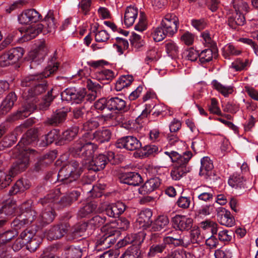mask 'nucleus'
Returning a JSON list of instances; mask_svg holds the SVG:
<instances>
[{
	"label": "nucleus",
	"mask_w": 258,
	"mask_h": 258,
	"mask_svg": "<svg viewBox=\"0 0 258 258\" xmlns=\"http://www.w3.org/2000/svg\"><path fill=\"white\" fill-rule=\"evenodd\" d=\"M58 68V64L55 60L51 59L48 62L44 71L38 75H31L26 77L21 83L23 87H28L22 94L23 99L26 100L28 106L20 109L17 114L18 117L23 118L28 116L37 106L36 103L39 95L43 93L46 89V84L44 82L40 81L39 79L47 78L56 72Z\"/></svg>",
	"instance_id": "nucleus-1"
},
{
	"label": "nucleus",
	"mask_w": 258,
	"mask_h": 258,
	"mask_svg": "<svg viewBox=\"0 0 258 258\" xmlns=\"http://www.w3.org/2000/svg\"><path fill=\"white\" fill-rule=\"evenodd\" d=\"M111 136L110 131L105 128L98 130L93 134L85 133L73 144L71 149V153L75 157L83 159L90 158L94 152V145L92 143L91 140H95L102 143L108 142Z\"/></svg>",
	"instance_id": "nucleus-2"
},
{
	"label": "nucleus",
	"mask_w": 258,
	"mask_h": 258,
	"mask_svg": "<svg viewBox=\"0 0 258 258\" xmlns=\"http://www.w3.org/2000/svg\"><path fill=\"white\" fill-rule=\"evenodd\" d=\"M33 152L34 150L30 149L20 151L19 154L14 156L17 159L8 171L0 170V188H5L9 185L12 177L27 168L29 162V154Z\"/></svg>",
	"instance_id": "nucleus-3"
},
{
	"label": "nucleus",
	"mask_w": 258,
	"mask_h": 258,
	"mask_svg": "<svg viewBox=\"0 0 258 258\" xmlns=\"http://www.w3.org/2000/svg\"><path fill=\"white\" fill-rule=\"evenodd\" d=\"M171 159V161L174 163L170 175L172 179L179 180L182 177L184 176L188 170L186 165L189 160L192 157V154L190 151H186L182 154H180L176 151L164 152Z\"/></svg>",
	"instance_id": "nucleus-4"
},
{
	"label": "nucleus",
	"mask_w": 258,
	"mask_h": 258,
	"mask_svg": "<svg viewBox=\"0 0 258 258\" xmlns=\"http://www.w3.org/2000/svg\"><path fill=\"white\" fill-rule=\"evenodd\" d=\"M82 170L77 161H73L63 165L58 173L59 180L64 181L66 184H70L72 186H77L76 180L80 177Z\"/></svg>",
	"instance_id": "nucleus-5"
},
{
	"label": "nucleus",
	"mask_w": 258,
	"mask_h": 258,
	"mask_svg": "<svg viewBox=\"0 0 258 258\" xmlns=\"http://www.w3.org/2000/svg\"><path fill=\"white\" fill-rule=\"evenodd\" d=\"M203 236L199 228H194L188 235H180L179 238L167 237L165 239L167 243H172L175 246L187 247L190 244L200 243L203 240Z\"/></svg>",
	"instance_id": "nucleus-6"
},
{
	"label": "nucleus",
	"mask_w": 258,
	"mask_h": 258,
	"mask_svg": "<svg viewBox=\"0 0 258 258\" xmlns=\"http://www.w3.org/2000/svg\"><path fill=\"white\" fill-rule=\"evenodd\" d=\"M179 25L178 18L174 14H167L160 24L167 36L172 37L177 31Z\"/></svg>",
	"instance_id": "nucleus-7"
},
{
	"label": "nucleus",
	"mask_w": 258,
	"mask_h": 258,
	"mask_svg": "<svg viewBox=\"0 0 258 258\" xmlns=\"http://www.w3.org/2000/svg\"><path fill=\"white\" fill-rule=\"evenodd\" d=\"M108 155L109 156L108 158L105 155L101 154L93 158L91 157L88 159H82L86 161L85 164L88 165L89 170L97 171L105 168L107 161L110 160V158H114V154L112 152L108 153ZM92 156H93V155Z\"/></svg>",
	"instance_id": "nucleus-8"
},
{
	"label": "nucleus",
	"mask_w": 258,
	"mask_h": 258,
	"mask_svg": "<svg viewBox=\"0 0 258 258\" xmlns=\"http://www.w3.org/2000/svg\"><path fill=\"white\" fill-rule=\"evenodd\" d=\"M47 53V49L45 45V41L43 40H40L39 44L37 45L36 48L28 53V58L31 63L30 67L42 62Z\"/></svg>",
	"instance_id": "nucleus-9"
},
{
	"label": "nucleus",
	"mask_w": 258,
	"mask_h": 258,
	"mask_svg": "<svg viewBox=\"0 0 258 258\" xmlns=\"http://www.w3.org/2000/svg\"><path fill=\"white\" fill-rule=\"evenodd\" d=\"M86 95V91L85 89L77 91L75 88H69L65 89L61 93V98L62 101L79 104L83 100Z\"/></svg>",
	"instance_id": "nucleus-10"
},
{
	"label": "nucleus",
	"mask_w": 258,
	"mask_h": 258,
	"mask_svg": "<svg viewBox=\"0 0 258 258\" xmlns=\"http://www.w3.org/2000/svg\"><path fill=\"white\" fill-rule=\"evenodd\" d=\"M115 145L118 148H124L129 151L136 150L142 147L140 141L133 136H127L118 139Z\"/></svg>",
	"instance_id": "nucleus-11"
},
{
	"label": "nucleus",
	"mask_w": 258,
	"mask_h": 258,
	"mask_svg": "<svg viewBox=\"0 0 258 258\" xmlns=\"http://www.w3.org/2000/svg\"><path fill=\"white\" fill-rule=\"evenodd\" d=\"M60 193L59 188L55 189V190L51 193L48 194L46 197L43 199H41L39 202L42 205L47 204V200H51V203H53V205L59 203L60 206L62 207H66L70 205L72 203L70 201V199L68 198L67 195L63 196L60 200H59V196Z\"/></svg>",
	"instance_id": "nucleus-12"
},
{
	"label": "nucleus",
	"mask_w": 258,
	"mask_h": 258,
	"mask_svg": "<svg viewBox=\"0 0 258 258\" xmlns=\"http://www.w3.org/2000/svg\"><path fill=\"white\" fill-rule=\"evenodd\" d=\"M173 227L181 231H188L192 227L193 220L184 215H176L172 218Z\"/></svg>",
	"instance_id": "nucleus-13"
},
{
	"label": "nucleus",
	"mask_w": 258,
	"mask_h": 258,
	"mask_svg": "<svg viewBox=\"0 0 258 258\" xmlns=\"http://www.w3.org/2000/svg\"><path fill=\"white\" fill-rule=\"evenodd\" d=\"M101 206L110 217L116 218L122 214L126 209V206L122 202H117L114 204H108L104 203Z\"/></svg>",
	"instance_id": "nucleus-14"
},
{
	"label": "nucleus",
	"mask_w": 258,
	"mask_h": 258,
	"mask_svg": "<svg viewBox=\"0 0 258 258\" xmlns=\"http://www.w3.org/2000/svg\"><path fill=\"white\" fill-rule=\"evenodd\" d=\"M41 18V15L35 9H27L19 15L18 21L22 24H29L37 22Z\"/></svg>",
	"instance_id": "nucleus-15"
},
{
	"label": "nucleus",
	"mask_w": 258,
	"mask_h": 258,
	"mask_svg": "<svg viewBox=\"0 0 258 258\" xmlns=\"http://www.w3.org/2000/svg\"><path fill=\"white\" fill-rule=\"evenodd\" d=\"M152 212L150 209H146L142 210L138 215L135 226L139 229H146L150 226L151 227L152 220Z\"/></svg>",
	"instance_id": "nucleus-16"
},
{
	"label": "nucleus",
	"mask_w": 258,
	"mask_h": 258,
	"mask_svg": "<svg viewBox=\"0 0 258 258\" xmlns=\"http://www.w3.org/2000/svg\"><path fill=\"white\" fill-rule=\"evenodd\" d=\"M70 225L67 223H60L52 227L47 233L48 239L55 240L63 237L69 231Z\"/></svg>",
	"instance_id": "nucleus-17"
},
{
	"label": "nucleus",
	"mask_w": 258,
	"mask_h": 258,
	"mask_svg": "<svg viewBox=\"0 0 258 258\" xmlns=\"http://www.w3.org/2000/svg\"><path fill=\"white\" fill-rule=\"evenodd\" d=\"M104 209L101 204L98 206L96 202L92 201L86 203L82 207L78 212V216L80 218H85L93 213H101Z\"/></svg>",
	"instance_id": "nucleus-18"
},
{
	"label": "nucleus",
	"mask_w": 258,
	"mask_h": 258,
	"mask_svg": "<svg viewBox=\"0 0 258 258\" xmlns=\"http://www.w3.org/2000/svg\"><path fill=\"white\" fill-rule=\"evenodd\" d=\"M47 204L45 205H41L43 207H48L46 208L44 211L42 212L38 220L42 224H47L53 221L55 217V212L54 210V205L53 203H51V200H47Z\"/></svg>",
	"instance_id": "nucleus-19"
},
{
	"label": "nucleus",
	"mask_w": 258,
	"mask_h": 258,
	"mask_svg": "<svg viewBox=\"0 0 258 258\" xmlns=\"http://www.w3.org/2000/svg\"><path fill=\"white\" fill-rule=\"evenodd\" d=\"M161 184V180L158 177L151 178L139 188V192L141 195H146L156 190Z\"/></svg>",
	"instance_id": "nucleus-20"
},
{
	"label": "nucleus",
	"mask_w": 258,
	"mask_h": 258,
	"mask_svg": "<svg viewBox=\"0 0 258 258\" xmlns=\"http://www.w3.org/2000/svg\"><path fill=\"white\" fill-rule=\"evenodd\" d=\"M219 215V221L220 223L226 227H231L235 224V220L229 211L226 210L224 208L218 209Z\"/></svg>",
	"instance_id": "nucleus-21"
},
{
	"label": "nucleus",
	"mask_w": 258,
	"mask_h": 258,
	"mask_svg": "<svg viewBox=\"0 0 258 258\" xmlns=\"http://www.w3.org/2000/svg\"><path fill=\"white\" fill-rule=\"evenodd\" d=\"M138 15V9L137 8L132 6L127 7L125 11L124 15V23L127 27L132 26Z\"/></svg>",
	"instance_id": "nucleus-22"
},
{
	"label": "nucleus",
	"mask_w": 258,
	"mask_h": 258,
	"mask_svg": "<svg viewBox=\"0 0 258 258\" xmlns=\"http://www.w3.org/2000/svg\"><path fill=\"white\" fill-rule=\"evenodd\" d=\"M169 223L168 217L165 215L159 216L151 225L150 230L153 232L161 231L166 228Z\"/></svg>",
	"instance_id": "nucleus-23"
},
{
	"label": "nucleus",
	"mask_w": 258,
	"mask_h": 258,
	"mask_svg": "<svg viewBox=\"0 0 258 258\" xmlns=\"http://www.w3.org/2000/svg\"><path fill=\"white\" fill-rule=\"evenodd\" d=\"M121 180L124 183L137 186L142 182V178L138 173L130 172L123 174Z\"/></svg>",
	"instance_id": "nucleus-24"
},
{
	"label": "nucleus",
	"mask_w": 258,
	"mask_h": 258,
	"mask_svg": "<svg viewBox=\"0 0 258 258\" xmlns=\"http://www.w3.org/2000/svg\"><path fill=\"white\" fill-rule=\"evenodd\" d=\"M201 166L199 174L205 178H208L212 174V169L214 166L212 161L209 157H205L201 159Z\"/></svg>",
	"instance_id": "nucleus-25"
},
{
	"label": "nucleus",
	"mask_w": 258,
	"mask_h": 258,
	"mask_svg": "<svg viewBox=\"0 0 258 258\" xmlns=\"http://www.w3.org/2000/svg\"><path fill=\"white\" fill-rule=\"evenodd\" d=\"M36 230L32 228H27L23 231L20 234V238L22 239V242L20 243V246H17V242L14 245L13 249L18 250L21 248L26 243L29 242L32 238L36 236Z\"/></svg>",
	"instance_id": "nucleus-26"
},
{
	"label": "nucleus",
	"mask_w": 258,
	"mask_h": 258,
	"mask_svg": "<svg viewBox=\"0 0 258 258\" xmlns=\"http://www.w3.org/2000/svg\"><path fill=\"white\" fill-rule=\"evenodd\" d=\"M94 77L102 84H108L114 77V73L110 70L103 69L97 71L94 74Z\"/></svg>",
	"instance_id": "nucleus-27"
},
{
	"label": "nucleus",
	"mask_w": 258,
	"mask_h": 258,
	"mask_svg": "<svg viewBox=\"0 0 258 258\" xmlns=\"http://www.w3.org/2000/svg\"><path fill=\"white\" fill-rule=\"evenodd\" d=\"M198 199L204 202H210L213 200V191L210 188L205 189V186H201L196 189Z\"/></svg>",
	"instance_id": "nucleus-28"
},
{
	"label": "nucleus",
	"mask_w": 258,
	"mask_h": 258,
	"mask_svg": "<svg viewBox=\"0 0 258 258\" xmlns=\"http://www.w3.org/2000/svg\"><path fill=\"white\" fill-rule=\"evenodd\" d=\"M245 19L244 14L238 12H233L231 16L228 18V23L229 26L232 29H236L238 26H242L244 24Z\"/></svg>",
	"instance_id": "nucleus-29"
},
{
	"label": "nucleus",
	"mask_w": 258,
	"mask_h": 258,
	"mask_svg": "<svg viewBox=\"0 0 258 258\" xmlns=\"http://www.w3.org/2000/svg\"><path fill=\"white\" fill-rule=\"evenodd\" d=\"M116 231L113 229H108L107 231L98 240V245H104L103 248H107L110 246V244H113L115 242L113 236Z\"/></svg>",
	"instance_id": "nucleus-30"
},
{
	"label": "nucleus",
	"mask_w": 258,
	"mask_h": 258,
	"mask_svg": "<svg viewBox=\"0 0 258 258\" xmlns=\"http://www.w3.org/2000/svg\"><path fill=\"white\" fill-rule=\"evenodd\" d=\"M79 132V127L74 126L69 128L62 134V135L58 141L59 145H62L72 141L77 136Z\"/></svg>",
	"instance_id": "nucleus-31"
},
{
	"label": "nucleus",
	"mask_w": 258,
	"mask_h": 258,
	"mask_svg": "<svg viewBox=\"0 0 258 258\" xmlns=\"http://www.w3.org/2000/svg\"><path fill=\"white\" fill-rule=\"evenodd\" d=\"M17 96L15 93H9L2 102L1 109L3 113H6L9 111L13 107L14 102L17 100Z\"/></svg>",
	"instance_id": "nucleus-32"
},
{
	"label": "nucleus",
	"mask_w": 258,
	"mask_h": 258,
	"mask_svg": "<svg viewBox=\"0 0 258 258\" xmlns=\"http://www.w3.org/2000/svg\"><path fill=\"white\" fill-rule=\"evenodd\" d=\"M30 187V183L27 179H20L17 181L15 185L9 191L10 195L17 194L19 192H22Z\"/></svg>",
	"instance_id": "nucleus-33"
},
{
	"label": "nucleus",
	"mask_w": 258,
	"mask_h": 258,
	"mask_svg": "<svg viewBox=\"0 0 258 258\" xmlns=\"http://www.w3.org/2000/svg\"><path fill=\"white\" fill-rule=\"evenodd\" d=\"M55 91V89L52 88L48 92L47 95L45 98L41 101L40 103L37 104V102L36 103L37 107H39L40 109L45 110L50 105L51 102L53 100L54 98L57 95V93Z\"/></svg>",
	"instance_id": "nucleus-34"
},
{
	"label": "nucleus",
	"mask_w": 258,
	"mask_h": 258,
	"mask_svg": "<svg viewBox=\"0 0 258 258\" xmlns=\"http://www.w3.org/2000/svg\"><path fill=\"white\" fill-rule=\"evenodd\" d=\"M43 27L44 25L43 24H38L33 27L28 28L23 36L24 40L28 41L34 38L42 32Z\"/></svg>",
	"instance_id": "nucleus-35"
},
{
	"label": "nucleus",
	"mask_w": 258,
	"mask_h": 258,
	"mask_svg": "<svg viewBox=\"0 0 258 258\" xmlns=\"http://www.w3.org/2000/svg\"><path fill=\"white\" fill-rule=\"evenodd\" d=\"M67 113L63 111H56L47 120L48 124L52 125H57L63 122L66 118Z\"/></svg>",
	"instance_id": "nucleus-36"
},
{
	"label": "nucleus",
	"mask_w": 258,
	"mask_h": 258,
	"mask_svg": "<svg viewBox=\"0 0 258 258\" xmlns=\"http://www.w3.org/2000/svg\"><path fill=\"white\" fill-rule=\"evenodd\" d=\"M125 107V101L118 97H112L108 100V108L110 110H121Z\"/></svg>",
	"instance_id": "nucleus-37"
},
{
	"label": "nucleus",
	"mask_w": 258,
	"mask_h": 258,
	"mask_svg": "<svg viewBox=\"0 0 258 258\" xmlns=\"http://www.w3.org/2000/svg\"><path fill=\"white\" fill-rule=\"evenodd\" d=\"M134 80L132 75H123L116 81L115 89L117 91H120L125 87L130 86Z\"/></svg>",
	"instance_id": "nucleus-38"
},
{
	"label": "nucleus",
	"mask_w": 258,
	"mask_h": 258,
	"mask_svg": "<svg viewBox=\"0 0 258 258\" xmlns=\"http://www.w3.org/2000/svg\"><path fill=\"white\" fill-rule=\"evenodd\" d=\"M244 182L243 176L238 173H234L228 180L229 185L235 188L244 187Z\"/></svg>",
	"instance_id": "nucleus-39"
},
{
	"label": "nucleus",
	"mask_w": 258,
	"mask_h": 258,
	"mask_svg": "<svg viewBox=\"0 0 258 258\" xmlns=\"http://www.w3.org/2000/svg\"><path fill=\"white\" fill-rule=\"evenodd\" d=\"M212 87L225 97H227L233 92V88L230 86H225L218 81L214 80L212 82Z\"/></svg>",
	"instance_id": "nucleus-40"
},
{
	"label": "nucleus",
	"mask_w": 258,
	"mask_h": 258,
	"mask_svg": "<svg viewBox=\"0 0 258 258\" xmlns=\"http://www.w3.org/2000/svg\"><path fill=\"white\" fill-rule=\"evenodd\" d=\"M16 207V202L9 199L6 201V203L0 209V215L4 214L7 216L12 215L14 213Z\"/></svg>",
	"instance_id": "nucleus-41"
},
{
	"label": "nucleus",
	"mask_w": 258,
	"mask_h": 258,
	"mask_svg": "<svg viewBox=\"0 0 258 258\" xmlns=\"http://www.w3.org/2000/svg\"><path fill=\"white\" fill-rule=\"evenodd\" d=\"M9 60L12 61V64L19 60L23 55L24 50L22 47H18L10 49L7 52Z\"/></svg>",
	"instance_id": "nucleus-42"
},
{
	"label": "nucleus",
	"mask_w": 258,
	"mask_h": 258,
	"mask_svg": "<svg viewBox=\"0 0 258 258\" xmlns=\"http://www.w3.org/2000/svg\"><path fill=\"white\" fill-rule=\"evenodd\" d=\"M179 39L186 45H191L193 44L195 36L194 34L183 30H179Z\"/></svg>",
	"instance_id": "nucleus-43"
},
{
	"label": "nucleus",
	"mask_w": 258,
	"mask_h": 258,
	"mask_svg": "<svg viewBox=\"0 0 258 258\" xmlns=\"http://www.w3.org/2000/svg\"><path fill=\"white\" fill-rule=\"evenodd\" d=\"M67 258H81L82 251L80 247L74 246H67L64 249Z\"/></svg>",
	"instance_id": "nucleus-44"
},
{
	"label": "nucleus",
	"mask_w": 258,
	"mask_h": 258,
	"mask_svg": "<svg viewBox=\"0 0 258 258\" xmlns=\"http://www.w3.org/2000/svg\"><path fill=\"white\" fill-rule=\"evenodd\" d=\"M58 138V133L57 130H53L50 131L47 135L42 137L40 145L45 146L50 144Z\"/></svg>",
	"instance_id": "nucleus-45"
},
{
	"label": "nucleus",
	"mask_w": 258,
	"mask_h": 258,
	"mask_svg": "<svg viewBox=\"0 0 258 258\" xmlns=\"http://www.w3.org/2000/svg\"><path fill=\"white\" fill-rule=\"evenodd\" d=\"M216 54V52H214L211 49H205L199 53V61L202 64L209 62L212 60L214 55Z\"/></svg>",
	"instance_id": "nucleus-46"
},
{
	"label": "nucleus",
	"mask_w": 258,
	"mask_h": 258,
	"mask_svg": "<svg viewBox=\"0 0 258 258\" xmlns=\"http://www.w3.org/2000/svg\"><path fill=\"white\" fill-rule=\"evenodd\" d=\"M166 238H164L163 242L160 244H153L149 249L148 252L149 256L151 257L154 256L156 254L162 252L165 249L166 244H172V243H167L165 242V239Z\"/></svg>",
	"instance_id": "nucleus-47"
},
{
	"label": "nucleus",
	"mask_w": 258,
	"mask_h": 258,
	"mask_svg": "<svg viewBox=\"0 0 258 258\" xmlns=\"http://www.w3.org/2000/svg\"><path fill=\"white\" fill-rule=\"evenodd\" d=\"M201 228L205 231H210L212 234H216L218 232V224L210 220L201 222Z\"/></svg>",
	"instance_id": "nucleus-48"
},
{
	"label": "nucleus",
	"mask_w": 258,
	"mask_h": 258,
	"mask_svg": "<svg viewBox=\"0 0 258 258\" xmlns=\"http://www.w3.org/2000/svg\"><path fill=\"white\" fill-rule=\"evenodd\" d=\"M165 50L169 56H175L179 52V48L176 43L172 40L166 41L164 43Z\"/></svg>",
	"instance_id": "nucleus-49"
},
{
	"label": "nucleus",
	"mask_w": 258,
	"mask_h": 258,
	"mask_svg": "<svg viewBox=\"0 0 258 258\" xmlns=\"http://www.w3.org/2000/svg\"><path fill=\"white\" fill-rule=\"evenodd\" d=\"M141 254L139 247L132 245L129 247L120 258H138Z\"/></svg>",
	"instance_id": "nucleus-50"
},
{
	"label": "nucleus",
	"mask_w": 258,
	"mask_h": 258,
	"mask_svg": "<svg viewBox=\"0 0 258 258\" xmlns=\"http://www.w3.org/2000/svg\"><path fill=\"white\" fill-rule=\"evenodd\" d=\"M151 35L153 40L156 42H160L167 36L160 25L153 28L152 29Z\"/></svg>",
	"instance_id": "nucleus-51"
},
{
	"label": "nucleus",
	"mask_w": 258,
	"mask_h": 258,
	"mask_svg": "<svg viewBox=\"0 0 258 258\" xmlns=\"http://www.w3.org/2000/svg\"><path fill=\"white\" fill-rule=\"evenodd\" d=\"M241 52V51L235 47L231 44L226 45L224 48L223 50V55L225 58L229 59L230 55H238Z\"/></svg>",
	"instance_id": "nucleus-52"
},
{
	"label": "nucleus",
	"mask_w": 258,
	"mask_h": 258,
	"mask_svg": "<svg viewBox=\"0 0 258 258\" xmlns=\"http://www.w3.org/2000/svg\"><path fill=\"white\" fill-rule=\"evenodd\" d=\"M234 234L233 231L227 229L221 230L218 233V240L221 242L228 243L230 241Z\"/></svg>",
	"instance_id": "nucleus-53"
},
{
	"label": "nucleus",
	"mask_w": 258,
	"mask_h": 258,
	"mask_svg": "<svg viewBox=\"0 0 258 258\" xmlns=\"http://www.w3.org/2000/svg\"><path fill=\"white\" fill-rule=\"evenodd\" d=\"M44 23L47 28V31L52 32L56 27V23L54 20L53 14L52 12L49 11L45 16Z\"/></svg>",
	"instance_id": "nucleus-54"
},
{
	"label": "nucleus",
	"mask_w": 258,
	"mask_h": 258,
	"mask_svg": "<svg viewBox=\"0 0 258 258\" xmlns=\"http://www.w3.org/2000/svg\"><path fill=\"white\" fill-rule=\"evenodd\" d=\"M233 8L235 12L244 14V13H246L248 11V6L247 3L243 0H234Z\"/></svg>",
	"instance_id": "nucleus-55"
},
{
	"label": "nucleus",
	"mask_w": 258,
	"mask_h": 258,
	"mask_svg": "<svg viewBox=\"0 0 258 258\" xmlns=\"http://www.w3.org/2000/svg\"><path fill=\"white\" fill-rule=\"evenodd\" d=\"M88 89L91 91H90L89 92H86V95L85 97H86V99L90 102L94 101L97 96V93L95 91H94L93 89L97 86V84L95 83H93L90 80L87 81V85Z\"/></svg>",
	"instance_id": "nucleus-56"
},
{
	"label": "nucleus",
	"mask_w": 258,
	"mask_h": 258,
	"mask_svg": "<svg viewBox=\"0 0 258 258\" xmlns=\"http://www.w3.org/2000/svg\"><path fill=\"white\" fill-rule=\"evenodd\" d=\"M176 204L179 208L183 210H187L191 204L190 197L181 196L177 199Z\"/></svg>",
	"instance_id": "nucleus-57"
},
{
	"label": "nucleus",
	"mask_w": 258,
	"mask_h": 258,
	"mask_svg": "<svg viewBox=\"0 0 258 258\" xmlns=\"http://www.w3.org/2000/svg\"><path fill=\"white\" fill-rule=\"evenodd\" d=\"M106 218L105 216L96 215L89 220L88 225L94 228L99 227L105 223Z\"/></svg>",
	"instance_id": "nucleus-58"
},
{
	"label": "nucleus",
	"mask_w": 258,
	"mask_h": 258,
	"mask_svg": "<svg viewBox=\"0 0 258 258\" xmlns=\"http://www.w3.org/2000/svg\"><path fill=\"white\" fill-rule=\"evenodd\" d=\"M248 65V60L246 59L237 58L231 63V68L236 71H240L246 68Z\"/></svg>",
	"instance_id": "nucleus-59"
},
{
	"label": "nucleus",
	"mask_w": 258,
	"mask_h": 258,
	"mask_svg": "<svg viewBox=\"0 0 258 258\" xmlns=\"http://www.w3.org/2000/svg\"><path fill=\"white\" fill-rule=\"evenodd\" d=\"M191 254L182 249H177L169 252L166 258H190Z\"/></svg>",
	"instance_id": "nucleus-60"
},
{
	"label": "nucleus",
	"mask_w": 258,
	"mask_h": 258,
	"mask_svg": "<svg viewBox=\"0 0 258 258\" xmlns=\"http://www.w3.org/2000/svg\"><path fill=\"white\" fill-rule=\"evenodd\" d=\"M214 256L215 258H231L232 252L230 249L220 248L215 251Z\"/></svg>",
	"instance_id": "nucleus-61"
},
{
	"label": "nucleus",
	"mask_w": 258,
	"mask_h": 258,
	"mask_svg": "<svg viewBox=\"0 0 258 258\" xmlns=\"http://www.w3.org/2000/svg\"><path fill=\"white\" fill-rule=\"evenodd\" d=\"M184 57L191 61H196L199 58V53L193 48H189L184 52Z\"/></svg>",
	"instance_id": "nucleus-62"
},
{
	"label": "nucleus",
	"mask_w": 258,
	"mask_h": 258,
	"mask_svg": "<svg viewBox=\"0 0 258 258\" xmlns=\"http://www.w3.org/2000/svg\"><path fill=\"white\" fill-rule=\"evenodd\" d=\"M99 126V123L96 119H91L86 121L83 124L82 130L86 131V133H90V131L95 129Z\"/></svg>",
	"instance_id": "nucleus-63"
},
{
	"label": "nucleus",
	"mask_w": 258,
	"mask_h": 258,
	"mask_svg": "<svg viewBox=\"0 0 258 258\" xmlns=\"http://www.w3.org/2000/svg\"><path fill=\"white\" fill-rule=\"evenodd\" d=\"M37 138V135L34 131H28L21 142L25 145L31 144L36 141Z\"/></svg>",
	"instance_id": "nucleus-64"
}]
</instances>
